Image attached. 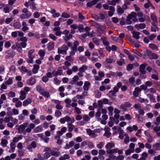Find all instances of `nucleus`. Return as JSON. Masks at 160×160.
<instances>
[{"label": "nucleus", "mask_w": 160, "mask_h": 160, "mask_svg": "<svg viewBox=\"0 0 160 160\" xmlns=\"http://www.w3.org/2000/svg\"><path fill=\"white\" fill-rule=\"evenodd\" d=\"M87 145L89 148L92 149L94 147V145L93 143L91 142H88Z\"/></svg>", "instance_id": "nucleus-59"}, {"label": "nucleus", "mask_w": 160, "mask_h": 160, "mask_svg": "<svg viewBox=\"0 0 160 160\" xmlns=\"http://www.w3.org/2000/svg\"><path fill=\"white\" fill-rule=\"evenodd\" d=\"M124 138V142L125 144H127L129 142L130 139L128 134L125 133L123 134V139Z\"/></svg>", "instance_id": "nucleus-18"}, {"label": "nucleus", "mask_w": 160, "mask_h": 160, "mask_svg": "<svg viewBox=\"0 0 160 160\" xmlns=\"http://www.w3.org/2000/svg\"><path fill=\"white\" fill-rule=\"evenodd\" d=\"M5 53L6 54L5 56L6 58H13L15 54L11 50H8L5 51Z\"/></svg>", "instance_id": "nucleus-8"}, {"label": "nucleus", "mask_w": 160, "mask_h": 160, "mask_svg": "<svg viewBox=\"0 0 160 160\" xmlns=\"http://www.w3.org/2000/svg\"><path fill=\"white\" fill-rule=\"evenodd\" d=\"M54 31L56 32L55 34L57 36H60L62 34L61 32L60 31V28L59 27H55L53 28Z\"/></svg>", "instance_id": "nucleus-16"}, {"label": "nucleus", "mask_w": 160, "mask_h": 160, "mask_svg": "<svg viewBox=\"0 0 160 160\" xmlns=\"http://www.w3.org/2000/svg\"><path fill=\"white\" fill-rule=\"evenodd\" d=\"M33 129V132L35 133L41 132L43 130V128L41 125L38 126L35 128H34Z\"/></svg>", "instance_id": "nucleus-19"}, {"label": "nucleus", "mask_w": 160, "mask_h": 160, "mask_svg": "<svg viewBox=\"0 0 160 160\" xmlns=\"http://www.w3.org/2000/svg\"><path fill=\"white\" fill-rule=\"evenodd\" d=\"M38 54L39 56L42 58V59H43V57L45 55V52L44 50L41 49L39 50Z\"/></svg>", "instance_id": "nucleus-41"}, {"label": "nucleus", "mask_w": 160, "mask_h": 160, "mask_svg": "<svg viewBox=\"0 0 160 160\" xmlns=\"http://www.w3.org/2000/svg\"><path fill=\"white\" fill-rule=\"evenodd\" d=\"M61 17L62 18H68L70 17V16L69 14L67 13L66 12H63L61 15Z\"/></svg>", "instance_id": "nucleus-53"}, {"label": "nucleus", "mask_w": 160, "mask_h": 160, "mask_svg": "<svg viewBox=\"0 0 160 160\" xmlns=\"http://www.w3.org/2000/svg\"><path fill=\"white\" fill-rule=\"evenodd\" d=\"M147 64L146 63H142L139 67V71L142 74H144L146 73V71L145 70V67L147 66Z\"/></svg>", "instance_id": "nucleus-11"}, {"label": "nucleus", "mask_w": 160, "mask_h": 160, "mask_svg": "<svg viewBox=\"0 0 160 160\" xmlns=\"http://www.w3.org/2000/svg\"><path fill=\"white\" fill-rule=\"evenodd\" d=\"M118 150V148H115L114 149H112L110 150H108L107 151V154H114L116 153L117 152Z\"/></svg>", "instance_id": "nucleus-40"}, {"label": "nucleus", "mask_w": 160, "mask_h": 160, "mask_svg": "<svg viewBox=\"0 0 160 160\" xmlns=\"http://www.w3.org/2000/svg\"><path fill=\"white\" fill-rule=\"evenodd\" d=\"M129 82L130 84L133 85V87L135 86V85L134 84L135 83V78L134 77H131L129 79Z\"/></svg>", "instance_id": "nucleus-46"}, {"label": "nucleus", "mask_w": 160, "mask_h": 160, "mask_svg": "<svg viewBox=\"0 0 160 160\" xmlns=\"http://www.w3.org/2000/svg\"><path fill=\"white\" fill-rule=\"evenodd\" d=\"M52 102H53L55 104V108L58 110H62L63 107L61 104V101L58 100L52 99L51 100Z\"/></svg>", "instance_id": "nucleus-7"}, {"label": "nucleus", "mask_w": 160, "mask_h": 160, "mask_svg": "<svg viewBox=\"0 0 160 160\" xmlns=\"http://www.w3.org/2000/svg\"><path fill=\"white\" fill-rule=\"evenodd\" d=\"M34 51L35 50L34 49H31L28 52V57L34 58L35 56L32 55V53L34 52Z\"/></svg>", "instance_id": "nucleus-44"}, {"label": "nucleus", "mask_w": 160, "mask_h": 160, "mask_svg": "<svg viewBox=\"0 0 160 160\" xmlns=\"http://www.w3.org/2000/svg\"><path fill=\"white\" fill-rule=\"evenodd\" d=\"M51 155L54 156L56 157H59L60 156V153L59 152H57L55 151H52L50 152Z\"/></svg>", "instance_id": "nucleus-35"}, {"label": "nucleus", "mask_w": 160, "mask_h": 160, "mask_svg": "<svg viewBox=\"0 0 160 160\" xmlns=\"http://www.w3.org/2000/svg\"><path fill=\"white\" fill-rule=\"evenodd\" d=\"M40 68L39 66L37 64H35L33 66V68L32 69V72L33 74L37 73L38 72V69Z\"/></svg>", "instance_id": "nucleus-27"}, {"label": "nucleus", "mask_w": 160, "mask_h": 160, "mask_svg": "<svg viewBox=\"0 0 160 160\" xmlns=\"http://www.w3.org/2000/svg\"><path fill=\"white\" fill-rule=\"evenodd\" d=\"M63 71L61 69H58L57 71H53V76H57L58 75H61L62 74Z\"/></svg>", "instance_id": "nucleus-14"}, {"label": "nucleus", "mask_w": 160, "mask_h": 160, "mask_svg": "<svg viewBox=\"0 0 160 160\" xmlns=\"http://www.w3.org/2000/svg\"><path fill=\"white\" fill-rule=\"evenodd\" d=\"M62 114L61 112L59 110H56L55 111L54 116L57 118H58L61 116Z\"/></svg>", "instance_id": "nucleus-57"}, {"label": "nucleus", "mask_w": 160, "mask_h": 160, "mask_svg": "<svg viewBox=\"0 0 160 160\" xmlns=\"http://www.w3.org/2000/svg\"><path fill=\"white\" fill-rule=\"evenodd\" d=\"M83 119L84 121L88 122L90 120V118L87 115L85 114L83 116Z\"/></svg>", "instance_id": "nucleus-60"}, {"label": "nucleus", "mask_w": 160, "mask_h": 160, "mask_svg": "<svg viewBox=\"0 0 160 160\" xmlns=\"http://www.w3.org/2000/svg\"><path fill=\"white\" fill-rule=\"evenodd\" d=\"M13 83L12 78H9V79L6 81L5 84L8 85H11Z\"/></svg>", "instance_id": "nucleus-52"}, {"label": "nucleus", "mask_w": 160, "mask_h": 160, "mask_svg": "<svg viewBox=\"0 0 160 160\" xmlns=\"http://www.w3.org/2000/svg\"><path fill=\"white\" fill-rule=\"evenodd\" d=\"M68 49V46L65 44H63L58 48V54L66 55L67 53V51Z\"/></svg>", "instance_id": "nucleus-4"}, {"label": "nucleus", "mask_w": 160, "mask_h": 160, "mask_svg": "<svg viewBox=\"0 0 160 160\" xmlns=\"http://www.w3.org/2000/svg\"><path fill=\"white\" fill-rule=\"evenodd\" d=\"M133 37L136 39H138L139 38V35L140 34V32L136 31H133L132 32Z\"/></svg>", "instance_id": "nucleus-31"}, {"label": "nucleus", "mask_w": 160, "mask_h": 160, "mask_svg": "<svg viewBox=\"0 0 160 160\" xmlns=\"http://www.w3.org/2000/svg\"><path fill=\"white\" fill-rule=\"evenodd\" d=\"M53 81L54 82V84L56 85H58L61 82V81L60 80H59L57 77H55L53 78Z\"/></svg>", "instance_id": "nucleus-51"}, {"label": "nucleus", "mask_w": 160, "mask_h": 160, "mask_svg": "<svg viewBox=\"0 0 160 160\" xmlns=\"http://www.w3.org/2000/svg\"><path fill=\"white\" fill-rule=\"evenodd\" d=\"M88 69L87 66L84 65H82V67L79 69V71L81 72H83L86 70Z\"/></svg>", "instance_id": "nucleus-43"}, {"label": "nucleus", "mask_w": 160, "mask_h": 160, "mask_svg": "<svg viewBox=\"0 0 160 160\" xmlns=\"http://www.w3.org/2000/svg\"><path fill=\"white\" fill-rule=\"evenodd\" d=\"M117 63L119 66H122L123 64H125V62L123 59L121 58L120 60L117 61Z\"/></svg>", "instance_id": "nucleus-47"}, {"label": "nucleus", "mask_w": 160, "mask_h": 160, "mask_svg": "<svg viewBox=\"0 0 160 160\" xmlns=\"http://www.w3.org/2000/svg\"><path fill=\"white\" fill-rule=\"evenodd\" d=\"M149 47L153 50L158 51V47L155 44L153 43H151L149 44Z\"/></svg>", "instance_id": "nucleus-39"}, {"label": "nucleus", "mask_w": 160, "mask_h": 160, "mask_svg": "<svg viewBox=\"0 0 160 160\" xmlns=\"http://www.w3.org/2000/svg\"><path fill=\"white\" fill-rule=\"evenodd\" d=\"M105 143L103 142H100L97 145V147L98 148L101 149L104 145Z\"/></svg>", "instance_id": "nucleus-48"}, {"label": "nucleus", "mask_w": 160, "mask_h": 160, "mask_svg": "<svg viewBox=\"0 0 160 160\" xmlns=\"http://www.w3.org/2000/svg\"><path fill=\"white\" fill-rule=\"evenodd\" d=\"M35 125L32 123L29 124L28 122H24L18 126V128H17L18 133H23L24 135H26L27 132L29 133L32 129L35 127Z\"/></svg>", "instance_id": "nucleus-1"}, {"label": "nucleus", "mask_w": 160, "mask_h": 160, "mask_svg": "<svg viewBox=\"0 0 160 160\" xmlns=\"http://www.w3.org/2000/svg\"><path fill=\"white\" fill-rule=\"evenodd\" d=\"M70 158V156L67 154H65L62 156H61L59 159V160H66V159H69Z\"/></svg>", "instance_id": "nucleus-36"}, {"label": "nucleus", "mask_w": 160, "mask_h": 160, "mask_svg": "<svg viewBox=\"0 0 160 160\" xmlns=\"http://www.w3.org/2000/svg\"><path fill=\"white\" fill-rule=\"evenodd\" d=\"M10 149L9 151V152H13L15 150L16 147V144L13 142H11L10 143Z\"/></svg>", "instance_id": "nucleus-24"}, {"label": "nucleus", "mask_w": 160, "mask_h": 160, "mask_svg": "<svg viewBox=\"0 0 160 160\" xmlns=\"http://www.w3.org/2000/svg\"><path fill=\"white\" fill-rule=\"evenodd\" d=\"M22 30L23 32H25L26 31L29 30V28L27 26V24L25 22H23L22 23Z\"/></svg>", "instance_id": "nucleus-30"}, {"label": "nucleus", "mask_w": 160, "mask_h": 160, "mask_svg": "<svg viewBox=\"0 0 160 160\" xmlns=\"http://www.w3.org/2000/svg\"><path fill=\"white\" fill-rule=\"evenodd\" d=\"M72 123H68L67 124L68 131L69 132H72L75 128V126L72 124Z\"/></svg>", "instance_id": "nucleus-28"}, {"label": "nucleus", "mask_w": 160, "mask_h": 160, "mask_svg": "<svg viewBox=\"0 0 160 160\" xmlns=\"http://www.w3.org/2000/svg\"><path fill=\"white\" fill-rule=\"evenodd\" d=\"M72 35L71 34H69L68 35H65V36L63 37V39L64 41L66 42H67L70 39L72 38Z\"/></svg>", "instance_id": "nucleus-49"}, {"label": "nucleus", "mask_w": 160, "mask_h": 160, "mask_svg": "<svg viewBox=\"0 0 160 160\" xmlns=\"http://www.w3.org/2000/svg\"><path fill=\"white\" fill-rule=\"evenodd\" d=\"M36 91L41 95L44 97L48 98L50 97V94L49 92L45 91L43 88L40 85H37L36 87Z\"/></svg>", "instance_id": "nucleus-2"}, {"label": "nucleus", "mask_w": 160, "mask_h": 160, "mask_svg": "<svg viewBox=\"0 0 160 160\" xmlns=\"http://www.w3.org/2000/svg\"><path fill=\"white\" fill-rule=\"evenodd\" d=\"M115 146L114 143L112 142L108 143L105 145V147L106 149V152L107 153V151L110 150L111 148H114Z\"/></svg>", "instance_id": "nucleus-10"}, {"label": "nucleus", "mask_w": 160, "mask_h": 160, "mask_svg": "<svg viewBox=\"0 0 160 160\" xmlns=\"http://www.w3.org/2000/svg\"><path fill=\"white\" fill-rule=\"evenodd\" d=\"M117 130L118 132L119 133V136H118L119 138L121 140L123 139V134H125V133L124 132L123 130L120 127L118 128Z\"/></svg>", "instance_id": "nucleus-13"}, {"label": "nucleus", "mask_w": 160, "mask_h": 160, "mask_svg": "<svg viewBox=\"0 0 160 160\" xmlns=\"http://www.w3.org/2000/svg\"><path fill=\"white\" fill-rule=\"evenodd\" d=\"M67 129V128L65 127H63L62 128L60 131H58L57 132L58 135L59 136H61L63 133H65Z\"/></svg>", "instance_id": "nucleus-15"}, {"label": "nucleus", "mask_w": 160, "mask_h": 160, "mask_svg": "<svg viewBox=\"0 0 160 160\" xmlns=\"http://www.w3.org/2000/svg\"><path fill=\"white\" fill-rule=\"evenodd\" d=\"M91 85V83L88 81H85L83 86V89L84 90L87 91L89 88V86Z\"/></svg>", "instance_id": "nucleus-22"}, {"label": "nucleus", "mask_w": 160, "mask_h": 160, "mask_svg": "<svg viewBox=\"0 0 160 160\" xmlns=\"http://www.w3.org/2000/svg\"><path fill=\"white\" fill-rule=\"evenodd\" d=\"M130 14L128 15L126 19V23L128 24H130L132 23V18Z\"/></svg>", "instance_id": "nucleus-45"}, {"label": "nucleus", "mask_w": 160, "mask_h": 160, "mask_svg": "<svg viewBox=\"0 0 160 160\" xmlns=\"http://www.w3.org/2000/svg\"><path fill=\"white\" fill-rule=\"evenodd\" d=\"M26 82L29 85H33L35 84L36 80L35 78L32 77L27 81Z\"/></svg>", "instance_id": "nucleus-12"}, {"label": "nucleus", "mask_w": 160, "mask_h": 160, "mask_svg": "<svg viewBox=\"0 0 160 160\" xmlns=\"http://www.w3.org/2000/svg\"><path fill=\"white\" fill-rule=\"evenodd\" d=\"M43 151L45 152L43 155L44 159H47L51 156V155L50 152L51 151V148H50L48 147H45L44 148Z\"/></svg>", "instance_id": "nucleus-5"}, {"label": "nucleus", "mask_w": 160, "mask_h": 160, "mask_svg": "<svg viewBox=\"0 0 160 160\" xmlns=\"http://www.w3.org/2000/svg\"><path fill=\"white\" fill-rule=\"evenodd\" d=\"M148 97L150 99V100L151 101L153 102H155V97L152 94L149 95Z\"/></svg>", "instance_id": "nucleus-63"}, {"label": "nucleus", "mask_w": 160, "mask_h": 160, "mask_svg": "<svg viewBox=\"0 0 160 160\" xmlns=\"http://www.w3.org/2000/svg\"><path fill=\"white\" fill-rule=\"evenodd\" d=\"M77 104L76 103H71V106L74 108V110L76 112L77 114H80L81 113V110L77 107Z\"/></svg>", "instance_id": "nucleus-9"}, {"label": "nucleus", "mask_w": 160, "mask_h": 160, "mask_svg": "<svg viewBox=\"0 0 160 160\" xmlns=\"http://www.w3.org/2000/svg\"><path fill=\"white\" fill-rule=\"evenodd\" d=\"M148 153L151 155L152 156H154L156 154V152L152 149H149L148 150Z\"/></svg>", "instance_id": "nucleus-56"}, {"label": "nucleus", "mask_w": 160, "mask_h": 160, "mask_svg": "<svg viewBox=\"0 0 160 160\" xmlns=\"http://www.w3.org/2000/svg\"><path fill=\"white\" fill-rule=\"evenodd\" d=\"M23 14L20 15V17L22 19H28L32 15L31 13L26 8L23 9L22 11Z\"/></svg>", "instance_id": "nucleus-3"}, {"label": "nucleus", "mask_w": 160, "mask_h": 160, "mask_svg": "<svg viewBox=\"0 0 160 160\" xmlns=\"http://www.w3.org/2000/svg\"><path fill=\"white\" fill-rule=\"evenodd\" d=\"M133 68V65L132 64H128L127 66L126 69L128 71L131 70Z\"/></svg>", "instance_id": "nucleus-62"}, {"label": "nucleus", "mask_w": 160, "mask_h": 160, "mask_svg": "<svg viewBox=\"0 0 160 160\" xmlns=\"http://www.w3.org/2000/svg\"><path fill=\"white\" fill-rule=\"evenodd\" d=\"M8 141L6 139H2L0 143L1 145L3 148L6 147L8 143Z\"/></svg>", "instance_id": "nucleus-33"}, {"label": "nucleus", "mask_w": 160, "mask_h": 160, "mask_svg": "<svg viewBox=\"0 0 160 160\" xmlns=\"http://www.w3.org/2000/svg\"><path fill=\"white\" fill-rule=\"evenodd\" d=\"M106 62L108 64H111L115 61V60H114L112 56L109 57L108 58H107L105 60Z\"/></svg>", "instance_id": "nucleus-25"}, {"label": "nucleus", "mask_w": 160, "mask_h": 160, "mask_svg": "<svg viewBox=\"0 0 160 160\" xmlns=\"http://www.w3.org/2000/svg\"><path fill=\"white\" fill-rule=\"evenodd\" d=\"M125 105V104H124V103L122 104L121 105L118 106V107L120 109L122 110L123 112H125L127 111V109L126 106Z\"/></svg>", "instance_id": "nucleus-55"}, {"label": "nucleus", "mask_w": 160, "mask_h": 160, "mask_svg": "<svg viewBox=\"0 0 160 160\" xmlns=\"http://www.w3.org/2000/svg\"><path fill=\"white\" fill-rule=\"evenodd\" d=\"M93 25L97 29L98 32H102L106 30V28H104L102 25L96 22H94Z\"/></svg>", "instance_id": "nucleus-6"}, {"label": "nucleus", "mask_w": 160, "mask_h": 160, "mask_svg": "<svg viewBox=\"0 0 160 160\" xmlns=\"http://www.w3.org/2000/svg\"><path fill=\"white\" fill-rule=\"evenodd\" d=\"M108 110L109 112V114L110 116L112 115L113 114L112 112L113 110V108L112 106H109L108 108Z\"/></svg>", "instance_id": "nucleus-64"}, {"label": "nucleus", "mask_w": 160, "mask_h": 160, "mask_svg": "<svg viewBox=\"0 0 160 160\" xmlns=\"http://www.w3.org/2000/svg\"><path fill=\"white\" fill-rule=\"evenodd\" d=\"M101 39L104 45L107 46L109 44V42L107 40V39L105 37H102L101 38Z\"/></svg>", "instance_id": "nucleus-38"}, {"label": "nucleus", "mask_w": 160, "mask_h": 160, "mask_svg": "<svg viewBox=\"0 0 160 160\" xmlns=\"http://www.w3.org/2000/svg\"><path fill=\"white\" fill-rule=\"evenodd\" d=\"M141 91V89L139 87H136L135 88L133 92V95L135 97H137L139 94V93Z\"/></svg>", "instance_id": "nucleus-21"}, {"label": "nucleus", "mask_w": 160, "mask_h": 160, "mask_svg": "<svg viewBox=\"0 0 160 160\" xmlns=\"http://www.w3.org/2000/svg\"><path fill=\"white\" fill-rule=\"evenodd\" d=\"M78 16L79 20L80 22H82L83 20L85 19L84 17L80 12L78 13Z\"/></svg>", "instance_id": "nucleus-58"}, {"label": "nucleus", "mask_w": 160, "mask_h": 160, "mask_svg": "<svg viewBox=\"0 0 160 160\" xmlns=\"http://www.w3.org/2000/svg\"><path fill=\"white\" fill-rule=\"evenodd\" d=\"M146 25L144 23H141L140 24H136L135 27L138 30L140 29H143L146 27Z\"/></svg>", "instance_id": "nucleus-26"}, {"label": "nucleus", "mask_w": 160, "mask_h": 160, "mask_svg": "<svg viewBox=\"0 0 160 160\" xmlns=\"http://www.w3.org/2000/svg\"><path fill=\"white\" fill-rule=\"evenodd\" d=\"M100 109H98L96 112L95 115L96 119L98 121H100L101 120V119L100 118V117L101 116V112L100 111Z\"/></svg>", "instance_id": "nucleus-34"}, {"label": "nucleus", "mask_w": 160, "mask_h": 160, "mask_svg": "<svg viewBox=\"0 0 160 160\" xmlns=\"http://www.w3.org/2000/svg\"><path fill=\"white\" fill-rule=\"evenodd\" d=\"M130 15L131 16L132 20L134 22H137L138 20L136 18V17L137 16L136 13L135 12H132L131 14H130Z\"/></svg>", "instance_id": "nucleus-37"}, {"label": "nucleus", "mask_w": 160, "mask_h": 160, "mask_svg": "<svg viewBox=\"0 0 160 160\" xmlns=\"http://www.w3.org/2000/svg\"><path fill=\"white\" fill-rule=\"evenodd\" d=\"M32 100L30 98H28L24 100L23 102V105L24 106H27L32 102Z\"/></svg>", "instance_id": "nucleus-29"}, {"label": "nucleus", "mask_w": 160, "mask_h": 160, "mask_svg": "<svg viewBox=\"0 0 160 160\" xmlns=\"http://www.w3.org/2000/svg\"><path fill=\"white\" fill-rule=\"evenodd\" d=\"M86 131L88 134L89 135V136H92L93 135L95 134L94 131L91 130V129L89 128L87 129Z\"/></svg>", "instance_id": "nucleus-54"}, {"label": "nucleus", "mask_w": 160, "mask_h": 160, "mask_svg": "<svg viewBox=\"0 0 160 160\" xmlns=\"http://www.w3.org/2000/svg\"><path fill=\"white\" fill-rule=\"evenodd\" d=\"M117 12L118 14H122L124 12V10L120 6L117 7Z\"/></svg>", "instance_id": "nucleus-50"}, {"label": "nucleus", "mask_w": 160, "mask_h": 160, "mask_svg": "<svg viewBox=\"0 0 160 160\" xmlns=\"http://www.w3.org/2000/svg\"><path fill=\"white\" fill-rule=\"evenodd\" d=\"M7 114L9 116L12 115V109L11 107H8L7 108Z\"/></svg>", "instance_id": "nucleus-42"}, {"label": "nucleus", "mask_w": 160, "mask_h": 160, "mask_svg": "<svg viewBox=\"0 0 160 160\" xmlns=\"http://www.w3.org/2000/svg\"><path fill=\"white\" fill-rule=\"evenodd\" d=\"M55 46L54 43L52 42H50L47 44L48 49L49 51L52 50Z\"/></svg>", "instance_id": "nucleus-20"}, {"label": "nucleus", "mask_w": 160, "mask_h": 160, "mask_svg": "<svg viewBox=\"0 0 160 160\" xmlns=\"http://www.w3.org/2000/svg\"><path fill=\"white\" fill-rule=\"evenodd\" d=\"M27 93L23 91H21L20 92V95L19 98L21 100H23L26 98Z\"/></svg>", "instance_id": "nucleus-23"}, {"label": "nucleus", "mask_w": 160, "mask_h": 160, "mask_svg": "<svg viewBox=\"0 0 160 160\" xmlns=\"http://www.w3.org/2000/svg\"><path fill=\"white\" fill-rule=\"evenodd\" d=\"M92 40L93 42L97 45H98L99 43V40L96 38H92Z\"/></svg>", "instance_id": "nucleus-61"}, {"label": "nucleus", "mask_w": 160, "mask_h": 160, "mask_svg": "<svg viewBox=\"0 0 160 160\" xmlns=\"http://www.w3.org/2000/svg\"><path fill=\"white\" fill-rule=\"evenodd\" d=\"M66 122H70V123H73L75 122L74 119L72 118H71L70 117L67 116L65 117Z\"/></svg>", "instance_id": "nucleus-32"}, {"label": "nucleus", "mask_w": 160, "mask_h": 160, "mask_svg": "<svg viewBox=\"0 0 160 160\" xmlns=\"http://www.w3.org/2000/svg\"><path fill=\"white\" fill-rule=\"evenodd\" d=\"M110 129V128L108 127H105L104 128L105 132L104 135L108 138H109L111 135V133L109 132Z\"/></svg>", "instance_id": "nucleus-17"}]
</instances>
